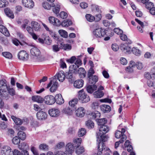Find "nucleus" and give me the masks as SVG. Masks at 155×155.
Here are the masks:
<instances>
[{
	"label": "nucleus",
	"instance_id": "1",
	"mask_svg": "<svg viewBox=\"0 0 155 155\" xmlns=\"http://www.w3.org/2000/svg\"><path fill=\"white\" fill-rule=\"evenodd\" d=\"M101 138L99 139L98 143V144L97 146L98 151L96 155H102V151H108L110 149L108 147H107L104 142L107 141L108 139L107 137L103 135L100 136Z\"/></svg>",
	"mask_w": 155,
	"mask_h": 155
},
{
	"label": "nucleus",
	"instance_id": "2",
	"mask_svg": "<svg viewBox=\"0 0 155 155\" xmlns=\"http://www.w3.org/2000/svg\"><path fill=\"white\" fill-rule=\"evenodd\" d=\"M81 140V138H79L74 140L73 143H68L66 146L65 152L71 154L74 149L80 145Z\"/></svg>",
	"mask_w": 155,
	"mask_h": 155
},
{
	"label": "nucleus",
	"instance_id": "3",
	"mask_svg": "<svg viewBox=\"0 0 155 155\" xmlns=\"http://www.w3.org/2000/svg\"><path fill=\"white\" fill-rule=\"evenodd\" d=\"M105 30L102 28L95 29L93 32L92 37L94 39L104 37L106 34Z\"/></svg>",
	"mask_w": 155,
	"mask_h": 155
},
{
	"label": "nucleus",
	"instance_id": "4",
	"mask_svg": "<svg viewBox=\"0 0 155 155\" xmlns=\"http://www.w3.org/2000/svg\"><path fill=\"white\" fill-rule=\"evenodd\" d=\"M78 99L82 103H87L90 100L89 96L82 89L78 92Z\"/></svg>",
	"mask_w": 155,
	"mask_h": 155
},
{
	"label": "nucleus",
	"instance_id": "5",
	"mask_svg": "<svg viewBox=\"0 0 155 155\" xmlns=\"http://www.w3.org/2000/svg\"><path fill=\"white\" fill-rule=\"evenodd\" d=\"M109 130V128L107 126L105 125L101 126L100 128L99 131L100 132H102V133H97V142H99V139H101V138L100 136H101L104 135V134L107 133ZM104 136L107 137L108 138L107 136L106 135H104Z\"/></svg>",
	"mask_w": 155,
	"mask_h": 155
},
{
	"label": "nucleus",
	"instance_id": "6",
	"mask_svg": "<svg viewBox=\"0 0 155 155\" xmlns=\"http://www.w3.org/2000/svg\"><path fill=\"white\" fill-rule=\"evenodd\" d=\"M120 48L123 51H126L129 53H132L134 54H136V48L135 47L133 48L130 51L131 48L128 46V45L127 44H121Z\"/></svg>",
	"mask_w": 155,
	"mask_h": 155
},
{
	"label": "nucleus",
	"instance_id": "7",
	"mask_svg": "<svg viewBox=\"0 0 155 155\" xmlns=\"http://www.w3.org/2000/svg\"><path fill=\"white\" fill-rule=\"evenodd\" d=\"M18 57L19 59L23 61H27L28 58V54L24 50L20 51L18 54Z\"/></svg>",
	"mask_w": 155,
	"mask_h": 155
},
{
	"label": "nucleus",
	"instance_id": "8",
	"mask_svg": "<svg viewBox=\"0 0 155 155\" xmlns=\"http://www.w3.org/2000/svg\"><path fill=\"white\" fill-rule=\"evenodd\" d=\"M45 103L48 105L53 104L55 102V98L53 96L49 95L46 96L44 99Z\"/></svg>",
	"mask_w": 155,
	"mask_h": 155
},
{
	"label": "nucleus",
	"instance_id": "9",
	"mask_svg": "<svg viewBox=\"0 0 155 155\" xmlns=\"http://www.w3.org/2000/svg\"><path fill=\"white\" fill-rule=\"evenodd\" d=\"M104 90V87L102 86H100L97 91L93 93L94 97L96 98H100L104 95V93L102 91Z\"/></svg>",
	"mask_w": 155,
	"mask_h": 155
},
{
	"label": "nucleus",
	"instance_id": "10",
	"mask_svg": "<svg viewBox=\"0 0 155 155\" xmlns=\"http://www.w3.org/2000/svg\"><path fill=\"white\" fill-rule=\"evenodd\" d=\"M1 153L2 155H12L13 153L11 148L7 146L3 147L1 150Z\"/></svg>",
	"mask_w": 155,
	"mask_h": 155
},
{
	"label": "nucleus",
	"instance_id": "11",
	"mask_svg": "<svg viewBox=\"0 0 155 155\" xmlns=\"http://www.w3.org/2000/svg\"><path fill=\"white\" fill-rule=\"evenodd\" d=\"M48 113L51 117H56L59 115L60 112L58 109L52 108L49 110Z\"/></svg>",
	"mask_w": 155,
	"mask_h": 155
},
{
	"label": "nucleus",
	"instance_id": "12",
	"mask_svg": "<svg viewBox=\"0 0 155 155\" xmlns=\"http://www.w3.org/2000/svg\"><path fill=\"white\" fill-rule=\"evenodd\" d=\"M6 81L5 79L0 81V93L1 92H5L8 89V86L6 83Z\"/></svg>",
	"mask_w": 155,
	"mask_h": 155
},
{
	"label": "nucleus",
	"instance_id": "13",
	"mask_svg": "<svg viewBox=\"0 0 155 155\" xmlns=\"http://www.w3.org/2000/svg\"><path fill=\"white\" fill-rule=\"evenodd\" d=\"M48 19L50 23L54 25L59 26L61 25L60 21L59 19L53 17H50Z\"/></svg>",
	"mask_w": 155,
	"mask_h": 155
},
{
	"label": "nucleus",
	"instance_id": "14",
	"mask_svg": "<svg viewBox=\"0 0 155 155\" xmlns=\"http://www.w3.org/2000/svg\"><path fill=\"white\" fill-rule=\"evenodd\" d=\"M22 3L25 7L30 8H32L34 6V2L32 0H22Z\"/></svg>",
	"mask_w": 155,
	"mask_h": 155
},
{
	"label": "nucleus",
	"instance_id": "15",
	"mask_svg": "<svg viewBox=\"0 0 155 155\" xmlns=\"http://www.w3.org/2000/svg\"><path fill=\"white\" fill-rule=\"evenodd\" d=\"M37 118L39 120H43L46 119L47 116V114L45 112L39 111L36 114Z\"/></svg>",
	"mask_w": 155,
	"mask_h": 155
},
{
	"label": "nucleus",
	"instance_id": "16",
	"mask_svg": "<svg viewBox=\"0 0 155 155\" xmlns=\"http://www.w3.org/2000/svg\"><path fill=\"white\" fill-rule=\"evenodd\" d=\"M65 77L64 72L61 71L57 74L54 77H55L54 78H56L57 80L58 79L59 81L63 82L65 79Z\"/></svg>",
	"mask_w": 155,
	"mask_h": 155
},
{
	"label": "nucleus",
	"instance_id": "17",
	"mask_svg": "<svg viewBox=\"0 0 155 155\" xmlns=\"http://www.w3.org/2000/svg\"><path fill=\"white\" fill-rule=\"evenodd\" d=\"M85 110L83 107H79L76 110V115L80 117H83L85 114Z\"/></svg>",
	"mask_w": 155,
	"mask_h": 155
},
{
	"label": "nucleus",
	"instance_id": "18",
	"mask_svg": "<svg viewBox=\"0 0 155 155\" xmlns=\"http://www.w3.org/2000/svg\"><path fill=\"white\" fill-rule=\"evenodd\" d=\"M90 118L92 119L95 120H96L100 118L101 116V113L98 111L94 110L91 113L89 114Z\"/></svg>",
	"mask_w": 155,
	"mask_h": 155
},
{
	"label": "nucleus",
	"instance_id": "19",
	"mask_svg": "<svg viewBox=\"0 0 155 155\" xmlns=\"http://www.w3.org/2000/svg\"><path fill=\"white\" fill-rule=\"evenodd\" d=\"M84 82V81L82 79L77 80L74 82V86L76 88H80L83 87Z\"/></svg>",
	"mask_w": 155,
	"mask_h": 155
},
{
	"label": "nucleus",
	"instance_id": "20",
	"mask_svg": "<svg viewBox=\"0 0 155 155\" xmlns=\"http://www.w3.org/2000/svg\"><path fill=\"white\" fill-rule=\"evenodd\" d=\"M30 53L32 55L38 57L39 56L41 52L38 48L36 47H33L31 49Z\"/></svg>",
	"mask_w": 155,
	"mask_h": 155
},
{
	"label": "nucleus",
	"instance_id": "21",
	"mask_svg": "<svg viewBox=\"0 0 155 155\" xmlns=\"http://www.w3.org/2000/svg\"><path fill=\"white\" fill-rule=\"evenodd\" d=\"M135 67V63L134 62L131 61L129 66L126 67L125 70L126 72L129 73L132 72L134 71V68Z\"/></svg>",
	"mask_w": 155,
	"mask_h": 155
},
{
	"label": "nucleus",
	"instance_id": "22",
	"mask_svg": "<svg viewBox=\"0 0 155 155\" xmlns=\"http://www.w3.org/2000/svg\"><path fill=\"white\" fill-rule=\"evenodd\" d=\"M0 32L6 36H8L10 34L6 28L2 24H0Z\"/></svg>",
	"mask_w": 155,
	"mask_h": 155
},
{
	"label": "nucleus",
	"instance_id": "23",
	"mask_svg": "<svg viewBox=\"0 0 155 155\" xmlns=\"http://www.w3.org/2000/svg\"><path fill=\"white\" fill-rule=\"evenodd\" d=\"M55 102L58 104H61L64 102V101L62 95L60 94H58L55 96Z\"/></svg>",
	"mask_w": 155,
	"mask_h": 155
},
{
	"label": "nucleus",
	"instance_id": "24",
	"mask_svg": "<svg viewBox=\"0 0 155 155\" xmlns=\"http://www.w3.org/2000/svg\"><path fill=\"white\" fill-rule=\"evenodd\" d=\"M101 109L104 113H107L111 110V108L109 105L104 104L101 106Z\"/></svg>",
	"mask_w": 155,
	"mask_h": 155
},
{
	"label": "nucleus",
	"instance_id": "25",
	"mask_svg": "<svg viewBox=\"0 0 155 155\" xmlns=\"http://www.w3.org/2000/svg\"><path fill=\"white\" fill-rule=\"evenodd\" d=\"M53 84L51 87L50 89V90L51 92H54L57 89L58 87V83L57 81V80L56 78H53Z\"/></svg>",
	"mask_w": 155,
	"mask_h": 155
},
{
	"label": "nucleus",
	"instance_id": "26",
	"mask_svg": "<svg viewBox=\"0 0 155 155\" xmlns=\"http://www.w3.org/2000/svg\"><path fill=\"white\" fill-rule=\"evenodd\" d=\"M88 78L89 79V83L91 84H93V85H95L98 80V77L96 75H93V76Z\"/></svg>",
	"mask_w": 155,
	"mask_h": 155
},
{
	"label": "nucleus",
	"instance_id": "27",
	"mask_svg": "<svg viewBox=\"0 0 155 155\" xmlns=\"http://www.w3.org/2000/svg\"><path fill=\"white\" fill-rule=\"evenodd\" d=\"M97 88V87L95 85H89L87 86L86 90L88 93L91 94L94 91L96 90Z\"/></svg>",
	"mask_w": 155,
	"mask_h": 155
},
{
	"label": "nucleus",
	"instance_id": "28",
	"mask_svg": "<svg viewBox=\"0 0 155 155\" xmlns=\"http://www.w3.org/2000/svg\"><path fill=\"white\" fill-rule=\"evenodd\" d=\"M4 12L6 15L11 18L13 19L14 16L12 12L8 8H7L5 9Z\"/></svg>",
	"mask_w": 155,
	"mask_h": 155
},
{
	"label": "nucleus",
	"instance_id": "29",
	"mask_svg": "<svg viewBox=\"0 0 155 155\" xmlns=\"http://www.w3.org/2000/svg\"><path fill=\"white\" fill-rule=\"evenodd\" d=\"M31 25L35 31H38L40 30V25L38 22L35 21H32L31 22Z\"/></svg>",
	"mask_w": 155,
	"mask_h": 155
},
{
	"label": "nucleus",
	"instance_id": "30",
	"mask_svg": "<svg viewBox=\"0 0 155 155\" xmlns=\"http://www.w3.org/2000/svg\"><path fill=\"white\" fill-rule=\"evenodd\" d=\"M78 102V100L77 99H74L69 102V106L71 107V108H72L75 110L77 107L76 105L77 104Z\"/></svg>",
	"mask_w": 155,
	"mask_h": 155
},
{
	"label": "nucleus",
	"instance_id": "31",
	"mask_svg": "<svg viewBox=\"0 0 155 155\" xmlns=\"http://www.w3.org/2000/svg\"><path fill=\"white\" fill-rule=\"evenodd\" d=\"M141 4L144 5L145 7L147 9L150 8L149 6L153 5V3L151 2H149V0H141L140 4L141 5Z\"/></svg>",
	"mask_w": 155,
	"mask_h": 155
},
{
	"label": "nucleus",
	"instance_id": "32",
	"mask_svg": "<svg viewBox=\"0 0 155 155\" xmlns=\"http://www.w3.org/2000/svg\"><path fill=\"white\" fill-rule=\"evenodd\" d=\"M53 7L52 9L53 12L57 16L58 15L60 9V5L59 4H54V6H51Z\"/></svg>",
	"mask_w": 155,
	"mask_h": 155
},
{
	"label": "nucleus",
	"instance_id": "33",
	"mask_svg": "<svg viewBox=\"0 0 155 155\" xmlns=\"http://www.w3.org/2000/svg\"><path fill=\"white\" fill-rule=\"evenodd\" d=\"M11 118L16 125H21L23 123V121L22 120L14 115H12L11 116Z\"/></svg>",
	"mask_w": 155,
	"mask_h": 155
},
{
	"label": "nucleus",
	"instance_id": "34",
	"mask_svg": "<svg viewBox=\"0 0 155 155\" xmlns=\"http://www.w3.org/2000/svg\"><path fill=\"white\" fill-rule=\"evenodd\" d=\"M78 71L77 74H79L81 78H84L85 77L86 72L84 68L81 67L78 69Z\"/></svg>",
	"mask_w": 155,
	"mask_h": 155
},
{
	"label": "nucleus",
	"instance_id": "35",
	"mask_svg": "<svg viewBox=\"0 0 155 155\" xmlns=\"http://www.w3.org/2000/svg\"><path fill=\"white\" fill-rule=\"evenodd\" d=\"M79 67L77 65L73 64L70 66L69 71H71L75 74H77Z\"/></svg>",
	"mask_w": 155,
	"mask_h": 155
},
{
	"label": "nucleus",
	"instance_id": "36",
	"mask_svg": "<svg viewBox=\"0 0 155 155\" xmlns=\"http://www.w3.org/2000/svg\"><path fill=\"white\" fill-rule=\"evenodd\" d=\"M32 100L33 101L37 102L38 103H42L43 102L44 99L39 96H33L32 97Z\"/></svg>",
	"mask_w": 155,
	"mask_h": 155
},
{
	"label": "nucleus",
	"instance_id": "37",
	"mask_svg": "<svg viewBox=\"0 0 155 155\" xmlns=\"http://www.w3.org/2000/svg\"><path fill=\"white\" fill-rule=\"evenodd\" d=\"M75 110L74 109L71 108L70 106L66 107L63 110V113L68 115H71L73 111Z\"/></svg>",
	"mask_w": 155,
	"mask_h": 155
},
{
	"label": "nucleus",
	"instance_id": "38",
	"mask_svg": "<svg viewBox=\"0 0 155 155\" xmlns=\"http://www.w3.org/2000/svg\"><path fill=\"white\" fill-rule=\"evenodd\" d=\"M42 25L46 31H48L50 35L54 38H56L57 37L56 35L54 32H53L52 30H50L47 26L45 24L43 23Z\"/></svg>",
	"mask_w": 155,
	"mask_h": 155
},
{
	"label": "nucleus",
	"instance_id": "39",
	"mask_svg": "<svg viewBox=\"0 0 155 155\" xmlns=\"http://www.w3.org/2000/svg\"><path fill=\"white\" fill-rule=\"evenodd\" d=\"M79 146H78L75 148L76 149L75 152L78 155L81 154L84 152V149L83 147H79Z\"/></svg>",
	"mask_w": 155,
	"mask_h": 155
},
{
	"label": "nucleus",
	"instance_id": "40",
	"mask_svg": "<svg viewBox=\"0 0 155 155\" xmlns=\"http://www.w3.org/2000/svg\"><path fill=\"white\" fill-rule=\"evenodd\" d=\"M18 148L21 150H26L28 148V144L25 142L21 143L20 144L18 145Z\"/></svg>",
	"mask_w": 155,
	"mask_h": 155
},
{
	"label": "nucleus",
	"instance_id": "41",
	"mask_svg": "<svg viewBox=\"0 0 155 155\" xmlns=\"http://www.w3.org/2000/svg\"><path fill=\"white\" fill-rule=\"evenodd\" d=\"M42 6L45 9L49 10L50 9L51 6H54V3L49 4L48 2H45L43 3Z\"/></svg>",
	"mask_w": 155,
	"mask_h": 155
},
{
	"label": "nucleus",
	"instance_id": "42",
	"mask_svg": "<svg viewBox=\"0 0 155 155\" xmlns=\"http://www.w3.org/2000/svg\"><path fill=\"white\" fill-rule=\"evenodd\" d=\"M18 134V137L21 140H25L26 137V134L23 131H19Z\"/></svg>",
	"mask_w": 155,
	"mask_h": 155
},
{
	"label": "nucleus",
	"instance_id": "43",
	"mask_svg": "<svg viewBox=\"0 0 155 155\" xmlns=\"http://www.w3.org/2000/svg\"><path fill=\"white\" fill-rule=\"evenodd\" d=\"M86 126L89 129H91L94 127V124L93 122L91 120H88L86 122Z\"/></svg>",
	"mask_w": 155,
	"mask_h": 155
},
{
	"label": "nucleus",
	"instance_id": "44",
	"mask_svg": "<svg viewBox=\"0 0 155 155\" xmlns=\"http://www.w3.org/2000/svg\"><path fill=\"white\" fill-rule=\"evenodd\" d=\"M85 18L87 21L90 22L95 21V18L94 17L90 14H86L85 15Z\"/></svg>",
	"mask_w": 155,
	"mask_h": 155
},
{
	"label": "nucleus",
	"instance_id": "45",
	"mask_svg": "<svg viewBox=\"0 0 155 155\" xmlns=\"http://www.w3.org/2000/svg\"><path fill=\"white\" fill-rule=\"evenodd\" d=\"M98 125L100 126L105 125L107 123L106 119L103 118L98 119Z\"/></svg>",
	"mask_w": 155,
	"mask_h": 155
},
{
	"label": "nucleus",
	"instance_id": "46",
	"mask_svg": "<svg viewBox=\"0 0 155 155\" xmlns=\"http://www.w3.org/2000/svg\"><path fill=\"white\" fill-rule=\"evenodd\" d=\"M59 33L62 37L67 38L68 37V33L65 31L63 30H60L59 31Z\"/></svg>",
	"mask_w": 155,
	"mask_h": 155
},
{
	"label": "nucleus",
	"instance_id": "47",
	"mask_svg": "<svg viewBox=\"0 0 155 155\" xmlns=\"http://www.w3.org/2000/svg\"><path fill=\"white\" fill-rule=\"evenodd\" d=\"M2 54L5 57L8 59H11L12 57V54L8 52H3Z\"/></svg>",
	"mask_w": 155,
	"mask_h": 155
},
{
	"label": "nucleus",
	"instance_id": "48",
	"mask_svg": "<svg viewBox=\"0 0 155 155\" xmlns=\"http://www.w3.org/2000/svg\"><path fill=\"white\" fill-rule=\"evenodd\" d=\"M62 45V48L64 50H69L71 49V45L68 44H65L62 45Z\"/></svg>",
	"mask_w": 155,
	"mask_h": 155
},
{
	"label": "nucleus",
	"instance_id": "49",
	"mask_svg": "<svg viewBox=\"0 0 155 155\" xmlns=\"http://www.w3.org/2000/svg\"><path fill=\"white\" fill-rule=\"evenodd\" d=\"M86 133V130L84 128H81L79 130L78 135L79 137H81L84 136Z\"/></svg>",
	"mask_w": 155,
	"mask_h": 155
},
{
	"label": "nucleus",
	"instance_id": "50",
	"mask_svg": "<svg viewBox=\"0 0 155 155\" xmlns=\"http://www.w3.org/2000/svg\"><path fill=\"white\" fill-rule=\"evenodd\" d=\"M154 4L152 5L149 6L150 8L147 9L149 10V12L150 14L153 15H155V7H154Z\"/></svg>",
	"mask_w": 155,
	"mask_h": 155
},
{
	"label": "nucleus",
	"instance_id": "51",
	"mask_svg": "<svg viewBox=\"0 0 155 155\" xmlns=\"http://www.w3.org/2000/svg\"><path fill=\"white\" fill-rule=\"evenodd\" d=\"M12 141L13 143L17 145L20 143V140L18 137L15 136L12 139Z\"/></svg>",
	"mask_w": 155,
	"mask_h": 155
},
{
	"label": "nucleus",
	"instance_id": "52",
	"mask_svg": "<svg viewBox=\"0 0 155 155\" xmlns=\"http://www.w3.org/2000/svg\"><path fill=\"white\" fill-rule=\"evenodd\" d=\"M8 2L5 0H0V8H3L7 6Z\"/></svg>",
	"mask_w": 155,
	"mask_h": 155
},
{
	"label": "nucleus",
	"instance_id": "53",
	"mask_svg": "<svg viewBox=\"0 0 155 155\" xmlns=\"http://www.w3.org/2000/svg\"><path fill=\"white\" fill-rule=\"evenodd\" d=\"M48 45H50L52 43V40L49 36H46L44 38V43Z\"/></svg>",
	"mask_w": 155,
	"mask_h": 155
},
{
	"label": "nucleus",
	"instance_id": "54",
	"mask_svg": "<svg viewBox=\"0 0 155 155\" xmlns=\"http://www.w3.org/2000/svg\"><path fill=\"white\" fill-rule=\"evenodd\" d=\"M95 73V71L93 68H90L88 70V72L87 73V78H89L91 76H93V74Z\"/></svg>",
	"mask_w": 155,
	"mask_h": 155
},
{
	"label": "nucleus",
	"instance_id": "55",
	"mask_svg": "<svg viewBox=\"0 0 155 155\" xmlns=\"http://www.w3.org/2000/svg\"><path fill=\"white\" fill-rule=\"evenodd\" d=\"M39 148L40 149L47 151L48 150V147L46 144L43 143L40 145Z\"/></svg>",
	"mask_w": 155,
	"mask_h": 155
},
{
	"label": "nucleus",
	"instance_id": "56",
	"mask_svg": "<svg viewBox=\"0 0 155 155\" xmlns=\"http://www.w3.org/2000/svg\"><path fill=\"white\" fill-rule=\"evenodd\" d=\"M147 84L150 87H153L155 89V82L154 83L148 80L147 81Z\"/></svg>",
	"mask_w": 155,
	"mask_h": 155
},
{
	"label": "nucleus",
	"instance_id": "57",
	"mask_svg": "<svg viewBox=\"0 0 155 155\" xmlns=\"http://www.w3.org/2000/svg\"><path fill=\"white\" fill-rule=\"evenodd\" d=\"M60 48L57 45H54L52 46V50L54 52H57L59 51Z\"/></svg>",
	"mask_w": 155,
	"mask_h": 155
},
{
	"label": "nucleus",
	"instance_id": "58",
	"mask_svg": "<svg viewBox=\"0 0 155 155\" xmlns=\"http://www.w3.org/2000/svg\"><path fill=\"white\" fill-rule=\"evenodd\" d=\"M155 74L154 73H153L152 74H151V75H150L149 73L147 72V73H145L144 75H145V78H147L148 80H149L150 79L153 78V76Z\"/></svg>",
	"mask_w": 155,
	"mask_h": 155
},
{
	"label": "nucleus",
	"instance_id": "59",
	"mask_svg": "<svg viewBox=\"0 0 155 155\" xmlns=\"http://www.w3.org/2000/svg\"><path fill=\"white\" fill-rule=\"evenodd\" d=\"M59 16L62 19H65L67 18L68 15L66 13L64 12H61L59 14Z\"/></svg>",
	"mask_w": 155,
	"mask_h": 155
},
{
	"label": "nucleus",
	"instance_id": "60",
	"mask_svg": "<svg viewBox=\"0 0 155 155\" xmlns=\"http://www.w3.org/2000/svg\"><path fill=\"white\" fill-rule=\"evenodd\" d=\"M76 60V57L74 56H73L71 58L68 59L67 60V62L71 63V64L73 63L75 60Z\"/></svg>",
	"mask_w": 155,
	"mask_h": 155
},
{
	"label": "nucleus",
	"instance_id": "61",
	"mask_svg": "<svg viewBox=\"0 0 155 155\" xmlns=\"http://www.w3.org/2000/svg\"><path fill=\"white\" fill-rule=\"evenodd\" d=\"M114 31L118 35L122 34L123 33V31L118 28H115L114 29Z\"/></svg>",
	"mask_w": 155,
	"mask_h": 155
},
{
	"label": "nucleus",
	"instance_id": "62",
	"mask_svg": "<svg viewBox=\"0 0 155 155\" xmlns=\"http://www.w3.org/2000/svg\"><path fill=\"white\" fill-rule=\"evenodd\" d=\"M123 134H122L121 132L119 130H117L115 133V137L117 138H119Z\"/></svg>",
	"mask_w": 155,
	"mask_h": 155
},
{
	"label": "nucleus",
	"instance_id": "63",
	"mask_svg": "<svg viewBox=\"0 0 155 155\" xmlns=\"http://www.w3.org/2000/svg\"><path fill=\"white\" fill-rule=\"evenodd\" d=\"M73 72L70 71L68 72H67L65 75L66 78L68 79H71L73 77V74H72Z\"/></svg>",
	"mask_w": 155,
	"mask_h": 155
},
{
	"label": "nucleus",
	"instance_id": "64",
	"mask_svg": "<svg viewBox=\"0 0 155 155\" xmlns=\"http://www.w3.org/2000/svg\"><path fill=\"white\" fill-rule=\"evenodd\" d=\"M143 67V64L140 62H138L136 63V68L139 70H141Z\"/></svg>",
	"mask_w": 155,
	"mask_h": 155
}]
</instances>
